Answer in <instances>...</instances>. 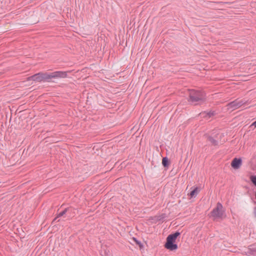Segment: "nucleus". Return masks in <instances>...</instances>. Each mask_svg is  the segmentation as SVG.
<instances>
[{
    "mask_svg": "<svg viewBox=\"0 0 256 256\" xmlns=\"http://www.w3.org/2000/svg\"><path fill=\"white\" fill-rule=\"evenodd\" d=\"M200 189L198 187H196L194 188L193 190H192L190 193L188 194V196L190 198H195L197 194L199 193L200 192Z\"/></svg>",
    "mask_w": 256,
    "mask_h": 256,
    "instance_id": "obj_9",
    "label": "nucleus"
},
{
    "mask_svg": "<svg viewBox=\"0 0 256 256\" xmlns=\"http://www.w3.org/2000/svg\"><path fill=\"white\" fill-rule=\"evenodd\" d=\"M255 196H256V195Z\"/></svg>",
    "mask_w": 256,
    "mask_h": 256,
    "instance_id": "obj_17",
    "label": "nucleus"
},
{
    "mask_svg": "<svg viewBox=\"0 0 256 256\" xmlns=\"http://www.w3.org/2000/svg\"><path fill=\"white\" fill-rule=\"evenodd\" d=\"M206 100V94L200 90H189V98L188 101L191 102H204Z\"/></svg>",
    "mask_w": 256,
    "mask_h": 256,
    "instance_id": "obj_3",
    "label": "nucleus"
},
{
    "mask_svg": "<svg viewBox=\"0 0 256 256\" xmlns=\"http://www.w3.org/2000/svg\"><path fill=\"white\" fill-rule=\"evenodd\" d=\"M254 245H250L248 248V254L253 256H256V248Z\"/></svg>",
    "mask_w": 256,
    "mask_h": 256,
    "instance_id": "obj_10",
    "label": "nucleus"
},
{
    "mask_svg": "<svg viewBox=\"0 0 256 256\" xmlns=\"http://www.w3.org/2000/svg\"><path fill=\"white\" fill-rule=\"evenodd\" d=\"M180 235V232H176L174 233L169 234L166 239V242L164 246L167 250L172 251L178 249V246L176 244V240Z\"/></svg>",
    "mask_w": 256,
    "mask_h": 256,
    "instance_id": "obj_2",
    "label": "nucleus"
},
{
    "mask_svg": "<svg viewBox=\"0 0 256 256\" xmlns=\"http://www.w3.org/2000/svg\"><path fill=\"white\" fill-rule=\"evenodd\" d=\"M68 71H56L52 72H38L27 78V80H34L36 82H50V80L54 78H64L68 76Z\"/></svg>",
    "mask_w": 256,
    "mask_h": 256,
    "instance_id": "obj_1",
    "label": "nucleus"
},
{
    "mask_svg": "<svg viewBox=\"0 0 256 256\" xmlns=\"http://www.w3.org/2000/svg\"><path fill=\"white\" fill-rule=\"evenodd\" d=\"M242 164V160L241 158H234L231 162V166L234 169H238Z\"/></svg>",
    "mask_w": 256,
    "mask_h": 256,
    "instance_id": "obj_6",
    "label": "nucleus"
},
{
    "mask_svg": "<svg viewBox=\"0 0 256 256\" xmlns=\"http://www.w3.org/2000/svg\"><path fill=\"white\" fill-rule=\"evenodd\" d=\"M133 240L135 242V243L138 245L140 247V249H142V248H143L144 247V246L136 238H133Z\"/></svg>",
    "mask_w": 256,
    "mask_h": 256,
    "instance_id": "obj_13",
    "label": "nucleus"
},
{
    "mask_svg": "<svg viewBox=\"0 0 256 256\" xmlns=\"http://www.w3.org/2000/svg\"><path fill=\"white\" fill-rule=\"evenodd\" d=\"M250 179L252 184L256 186V175H252L250 177Z\"/></svg>",
    "mask_w": 256,
    "mask_h": 256,
    "instance_id": "obj_14",
    "label": "nucleus"
},
{
    "mask_svg": "<svg viewBox=\"0 0 256 256\" xmlns=\"http://www.w3.org/2000/svg\"><path fill=\"white\" fill-rule=\"evenodd\" d=\"M170 160L166 156L162 158V164L164 168H168L170 166Z\"/></svg>",
    "mask_w": 256,
    "mask_h": 256,
    "instance_id": "obj_11",
    "label": "nucleus"
},
{
    "mask_svg": "<svg viewBox=\"0 0 256 256\" xmlns=\"http://www.w3.org/2000/svg\"><path fill=\"white\" fill-rule=\"evenodd\" d=\"M164 218V216H159V218L158 220H162Z\"/></svg>",
    "mask_w": 256,
    "mask_h": 256,
    "instance_id": "obj_16",
    "label": "nucleus"
},
{
    "mask_svg": "<svg viewBox=\"0 0 256 256\" xmlns=\"http://www.w3.org/2000/svg\"><path fill=\"white\" fill-rule=\"evenodd\" d=\"M216 114L214 111H210L208 112H206V111L202 112L200 114V116L204 118L208 119L212 116H214Z\"/></svg>",
    "mask_w": 256,
    "mask_h": 256,
    "instance_id": "obj_7",
    "label": "nucleus"
},
{
    "mask_svg": "<svg viewBox=\"0 0 256 256\" xmlns=\"http://www.w3.org/2000/svg\"><path fill=\"white\" fill-rule=\"evenodd\" d=\"M222 205L220 202H218L216 207L210 212L211 216L214 218H224L226 215L224 214V211L222 210Z\"/></svg>",
    "mask_w": 256,
    "mask_h": 256,
    "instance_id": "obj_5",
    "label": "nucleus"
},
{
    "mask_svg": "<svg viewBox=\"0 0 256 256\" xmlns=\"http://www.w3.org/2000/svg\"><path fill=\"white\" fill-rule=\"evenodd\" d=\"M252 126H254L255 128H256V120L255 122H252V124L250 125V126L251 127Z\"/></svg>",
    "mask_w": 256,
    "mask_h": 256,
    "instance_id": "obj_15",
    "label": "nucleus"
},
{
    "mask_svg": "<svg viewBox=\"0 0 256 256\" xmlns=\"http://www.w3.org/2000/svg\"><path fill=\"white\" fill-rule=\"evenodd\" d=\"M250 103L248 100H246L245 99L239 100L237 98L231 102L226 104L228 110L232 109V110H235L241 107L244 105L248 104Z\"/></svg>",
    "mask_w": 256,
    "mask_h": 256,
    "instance_id": "obj_4",
    "label": "nucleus"
},
{
    "mask_svg": "<svg viewBox=\"0 0 256 256\" xmlns=\"http://www.w3.org/2000/svg\"><path fill=\"white\" fill-rule=\"evenodd\" d=\"M208 140L211 142L212 145L214 146L218 145V141L216 140L212 136H208Z\"/></svg>",
    "mask_w": 256,
    "mask_h": 256,
    "instance_id": "obj_12",
    "label": "nucleus"
},
{
    "mask_svg": "<svg viewBox=\"0 0 256 256\" xmlns=\"http://www.w3.org/2000/svg\"><path fill=\"white\" fill-rule=\"evenodd\" d=\"M72 210L73 211L74 210V209L72 208V207H69V208H66L64 210H62V212H60L57 215V216L54 220L53 222L55 220H56V219L58 218H59V217L63 216L64 214H66V212H70V211L72 212Z\"/></svg>",
    "mask_w": 256,
    "mask_h": 256,
    "instance_id": "obj_8",
    "label": "nucleus"
}]
</instances>
